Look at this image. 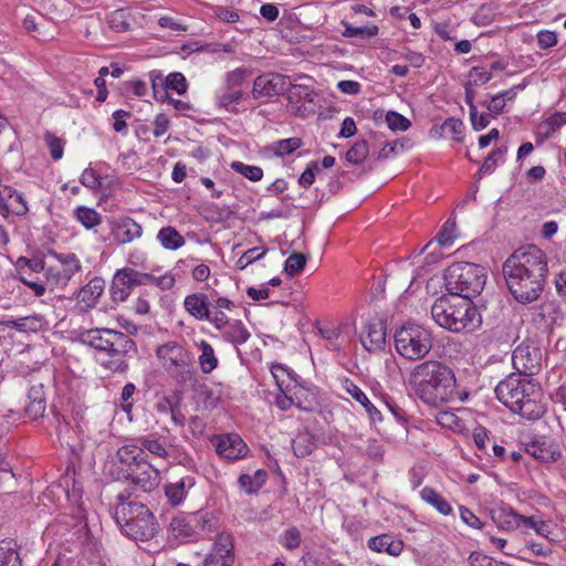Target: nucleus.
<instances>
[{
  "label": "nucleus",
  "mask_w": 566,
  "mask_h": 566,
  "mask_svg": "<svg viewBox=\"0 0 566 566\" xmlns=\"http://www.w3.org/2000/svg\"><path fill=\"white\" fill-rule=\"evenodd\" d=\"M128 499L129 493L126 491L117 495L114 518L125 535L134 541L147 542L158 531L155 516L146 505Z\"/></svg>",
  "instance_id": "423d86ee"
},
{
  "label": "nucleus",
  "mask_w": 566,
  "mask_h": 566,
  "mask_svg": "<svg viewBox=\"0 0 566 566\" xmlns=\"http://www.w3.org/2000/svg\"><path fill=\"white\" fill-rule=\"evenodd\" d=\"M195 346L200 352L198 356V365L200 371L205 375H210L219 366V359L216 355L213 347L206 339L196 342Z\"/></svg>",
  "instance_id": "c85d7f7f"
},
{
  "label": "nucleus",
  "mask_w": 566,
  "mask_h": 566,
  "mask_svg": "<svg viewBox=\"0 0 566 566\" xmlns=\"http://www.w3.org/2000/svg\"><path fill=\"white\" fill-rule=\"evenodd\" d=\"M287 93V99L292 104H301L303 102H313L314 91L312 87L302 84H293L285 91Z\"/></svg>",
  "instance_id": "79ce46f5"
},
{
  "label": "nucleus",
  "mask_w": 566,
  "mask_h": 566,
  "mask_svg": "<svg viewBox=\"0 0 566 566\" xmlns=\"http://www.w3.org/2000/svg\"><path fill=\"white\" fill-rule=\"evenodd\" d=\"M431 316L439 326L453 333L472 332L482 323L481 315L471 300L450 292L434 301Z\"/></svg>",
  "instance_id": "39448f33"
},
{
  "label": "nucleus",
  "mask_w": 566,
  "mask_h": 566,
  "mask_svg": "<svg viewBox=\"0 0 566 566\" xmlns=\"http://www.w3.org/2000/svg\"><path fill=\"white\" fill-rule=\"evenodd\" d=\"M109 28L116 32H124L128 29L129 23L126 19L124 10H116L107 17Z\"/></svg>",
  "instance_id": "bf43d9fd"
},
{
  "label": "nucleus",
  "mask_w": 566,
  "mask_h": 566,
  "mask_svg": "<svg viewBox=\"0 0 566 566\" xmlns=\"http://www.w3.org/2000/svg\"><path fill=\"white\" fill-rule=\"evenodd\" d=\"M46 409V400L44 388L42 384H34L30 387L28 392V401L24 409L25 417L30 420L41 418Z\"/></svg>",
  "instance_id": "412c9836"
},
{
  "label": "nucleus",
  "mask_w": 566,
  "mask_h": 566,
  "mask_svg": "<svg viewBox=\"0 0 566 566\" xmlns=\"http://www.w3.org/2000/svg\"><path fill=\"white\" fill-rule=\"evenodd\" d=\"M80 342L96 349L97 361L113 373H125L128 368L126 356L136 352V344L128 335L109 328L84 331Z\"/></svg>",
  "instance_id": "20e7f679"
},
{
  "label": "nucleus",
  "mask_w": 566,
  "mask_h": 566,
  "mask_svg": "<svg viewBox=\"0 0 566 566\" xmlns=\"http://www.w3.org/2000/svg\"><path fill=\"white\" fill-rule=\"evenodd\" d=\"M76 220L86 229H93L101 224L102 217L93 208L80 206L74 210Z\"/></svg>",
  "instance_id": "a19ab883"
},
{
  "label": "nucleus",
  "mask_w": 566,
  "mask_h": 566,
  "mask_svg": "<svg viewBox=\"0 0 566 566\" xmlns=\"http://www.w3.org/2000/svg\"><path fill=\"white\" fill-rule=\"evenodd\" d=\"M242 98L243 92L241 88H230V86L223 85V87L216 92L214 103L219 108L238 114L239 108L237 105Z\"/></svg>",
  "instance_id": "a878e982"
},
{
  "label": "nucleus",
  "mask_w": 566,
  "mask_h": 566,
  "mask_svg": "<svg viewBox=\"0 0 566 566\" xmlns=\"http://www.w3.org/2000/svg\"><path fill=\"white\" fill-rule=\"evenodd\" d=\"M251 75V71L243 67H238L231 72H228L224 77V85L230 86V88H240L241 85L247 81V78Z\"/></svg>",
  "instance_id": "603ef678"
},
{
  "label": "nucleus",
  "mask_w": 566,
  "mask_h": 566,
  "mask_svg": "<svg viewBox=\"0 0 566 566\" xmlns=\"http://www.w3.org/2000/svg\"><path fill=\"white\" fill-rule=\"evenodd\" d=\"M117 460L127 467L125 471H130L135 467H139L142 462H146L147 457L142 454L140 447L135 443L124 444L116 452Z\"/></svg>",
  "instance_id": "c756f323"
},
{
  "label": "nucleus",
  "mask_w": 566,
  "mask_h": 566,
  "mask_svg": "<svg viewBox=\"0 0 566 566\" xmlns=\"http://www.w3.org/2000/svg\"><path fill=\"white\" fill-rule=\"evenodd\" d=\"M486 277V270L482 265L455 262L446 271V289L450 293L471 300L483 291Z\"/></svg>",
  "instance_id": "6e6552de"
},
{
  "label": "nucleus",
  "mask_w": 566,
  "mask_h": 566,
  "mask_svg": "<svg viewBox=\"0 0 566 566\" xmlns=\"http://www.w3.org/2000/svg\"><path fill=\"white\" fill-rule=\"evenodd\" d=\"M521 525L534 530L538 535L544 537H547L549 533L548 523L542 520H537L536 516H522Z\"/></svg>",
  "instance_id": "680f3d73"
},
{
  "label": "nucleus",
  "mask_w": 566,
  "mask_h": 566,
  "mask_svg": "<svg viewBox=\"0 0 566 566\" xmlns=\"http://www.w3.org/2000/svg\"><path fill=\"white\" fill-rule=\"evenodd\" d=\"M342 389L361 406L368 402L366 394L349 378L344 377L340 380Z\"/></svg>",
  "instance_id": "3c124183"
},
{
  "label": "nucleus",
  "mask_w": 566,
  "mask_h": 566,
  "mask_svg": "<svg viewBox=\"0 0 566 566\" xmlns=\"http://www.w3.org/2000/svg\"><path fill=\"white\" fill-rule=\"evenodd\" d=\"M386 122L388 127L394 132H406L411 125L408 118L394 111H389L386 114Z\"/></svg>",
  "instance_id": "13d9d810"
},
{
  "label": "nucleus",
  "mask_w": 566,
  "mask_h": 566,
  "mask_svg": "<svg viewBox=\"0 0 566 566\" xmlns=\"http://www.w3.org/2000/svg\"><path fill=\"white\" fill-rule=\"evenodd\" d=\"M3 325L19 332H35L40 326V319L36 316H25L17 319H7L3 322Z\"/></svg>",
  "instance_id": "a18cd8bd"
},
{
  "label": "nucleus",
  "mask_w": 566,
  "mask_h": 566,
  "mask_svg": "<svg viewBox=\"0 0 566 566\" xmlns=\"http://www.w3.org/2000/svg\"><path fill=\"white\" fill-rule=\"evenodd\" d=\"M184 307L186 312L198 321L209 318L210 302L203 293H192L185 297Z\"/></svg>",
  "instance_id": "b1692460"
},
{
  "label": "nucleus",
  "mask_w": 566,
  "mask_h": 566,
  "mask_svg": "<svg viewBox=\"0 0 566 566\" xmlns=\"http://www.w3.org/2000/svg\"><path fill=\"white\" fill-rule=\"evenodd\" d=\"M344 25L343 35L346 38H359V39H370L378 34V27L374 23H368L366 25L354 27L348 22L343 21Z\"/></svg>",
  "instance_id": "ea45409f"
},
{
  "label": "nucleus",
  "mask_w": 566,
  "mask_h": 566,
  "mask_svg": "<svg viewBox=\"0 0 566 566\" xmlns=\"http://www.w3.org/2000/svg\"><path fill=\"white\" fill-rule=\"evenodd\" d=\"M61 269L51 268L50 274L56 275V283L66 284L71 277L80 271L81 264L74 253L56 254Z\"/></svg>",
  "instance_id": "4be33fe9"
},
{
  "label": "nucleus",
  "mask_w": 566,
  "mask_h": 566,
  "mask_svg": "<svg viewBox=\"0 0 566 566\" xmlns=\"http://www.w3.org/2000/svg\"><path fill=\"white\" fill-rule=\"evenodd\" d=\"M150 280V273L139 272L128 266L119 269L112 280L111 297L114 302H125L137 286L147 285Z\"/></svg>",
  "instance_id": "9d476101"
},
{
  "label": "nucleus",
  "mask_w": 566,
  "mask_h": 566,
  "mask_svg": "<svg viewBox=\"0 0 566 566\" xmlns=\"http://www.w3.org/2000/svg\"><path fill=\"white\" fill-rule=\"evenodd\" d=\"M14 539L6 538L0 542V566H21V557Z\"/></svg>",
  "instance_id": "72a5a7b5"
},
{
  "label": "nucleus",
  "mask_w": 566,
  "mask_h": 566,
  "mask_svg": "<svg viewBox=\"0 0 566 566\" xmlns=\"http://www.w3.org/2000/svg\"><path fill=\"white\" fill-rule=\"evenodd\" d=\"M142 450V454L145 455V451L153 454L157 459H161L164 461H169L170 451L169 447L166 444V440L161 439L158 433H150L146 436H142L135 439Z\"/></svg>",
  "instance_id": "aec40b11"
},
{
  "label": "nucleus",
  "mask_w": 566,
  "mask_h": 566,
  "mask_svg": "<svg viewBox=\"0 0 566 566\" xmlns=\"http://www.w3.org/2000/svg\"><path fill=\"white\" fill-rule=\"evenodd\" d=\"M506 147H499L492 150L481 165L478 172L479 177H482L483 175L486 174H492L495 170L499 160L503 159L504 155L506 154Z\"/></svg>",
  "instance_id": "49530a36"
},
{
  "label": "nucleus",
  "mask_w": 566,
  "mask_h": 566,
  "mask_svg": "<svg viewBox=\"0 0 566 566\" xmlns=\"http://www.w3.org/2000/svg\"><path fill=\"white\" fill-rule=\"evenodd\" d=\"M303 146V140L300 137H291L286 139H280L272 143L269 149L276 157H285L293 154L295 150Z\"/></svg>",
  "instance_id": "c9c22d12"
},
{
  "label": "nucleus",
  "mask_w": 566,
  "mask_h": 566,
  "mask_svg": "<svg viewBox=\"0 0 566 566\" xmlns=\"http://www.w3.org/2000/svg\"><path fill=\"white\" fill-rule=\"evenodd\" d=\"M18 279L24 285L29 286L33 291L34 295L42 296L45 293V286L36 280H33L32 275L27 273L25 270L19 271Z\"/></svg>",
  "instance_id": "0e129e2a"
},
{
  "label": "nucleus",
  "mask_w": 566,
  "mask_h": 566,
  "mask_svg": "<svg viewBox=\"0 0 566 566\" xmlns=\"http://www.w3.org/2000/svg\"><path fill=\"white\" fill-rule=\"evenodd\" d=\"M360 343L369 353L381 350L386 343V327L382 322H368L360 334Z\"/></svg>",
  "instance_id": "f3484780"
},
{
  "label": "nucleus",
  "mask_w": 566,
  "mask_h": 566,
  "mask_svg": "<svg viewBox=\"0 0 566 566\" xmlns=\"http://www.w3.org/2000/svg\"><path fill=\"white\" fill-rule=\"evenodd\" d=\"M80 181L84 187L93 190L98 189L101 187L99 177L93 168L84 169Z\"/></svg>",
  "instance_id": "774afa93"
},
{
  "label": "nucleus",
  "mask_w": 566,
  "mask_h": 566,
  "mask_svg": "<svg viewBox=\"0 0 566 566\" xmlns=\"http://www.w3.org/2000/svg\"><path fill=\"white\" fill-rule=\"evenodd\" d=\"M157 239L166 250H177L185 245L184 237L174 227H164L158 231Z\"/></svg>",
  "instance_id": "f704fd0d"
},
{
  "label": "nucleus",
  "mask_w": 566,
  "mask_h": 566,
  "mask_svg": "<svg viewBox=\"0 0 566 566\" xmlns=\"http://www.w3.org/2000/svg\"><path fill=\"white\" fill-rule=\"evenodd\" d=\"M420 497L423 502L436 509L442 515H450L452 513L451 504L433 488L424 486L420 491Z\"/></svg>",
  "instance_id": "473e14b6"
},
{
  "label": "nucleus",
  "mask_w": 566,
  "mask_h": 566,
  "mask_svg": "<svg viewBox=\"0 0 566 566\" xmlns=\"http://www.w3.org/2000/svg\"><path fill=\"white\" fill-rule=\"evenodd\" d=\"M230 167L233 171L242 175L253 182L260 181L263 177V170L259 166H251L242 161L234 160L230 164Z\"/></svg>",
  "instance_id": "c03bdc74"
},
{
  "label": "nucleus",
  "mask_w": 566,
  "mask_h": 566,
  "mask_svg": "<svg viewBox=\"0 0 566 566\" xmlns=\"http://www.w3.org/2000/svg\"><path fill=\"white\" fill-rule=\"evenodd\" d=\"M132 116V113L130 112H127V111H124V109H117L115 111L113 114H112V118L114 120L113 123V129L116 132V133H123V134H126L127 133V123L125 120V118L127 117H130Z\"/></svg>",
  "instance_id": "69168bd1"
},
{
  "label": "nucleus",
  "mask_w": 566,
  "mask_h": 566,
  "mask_svg": "<svg viewBox=\"0 0 566 566\" xmlns=\"http://www.w3.org/2000/svg\"><path fill=\"white\" fill-rule=\"evenodd\" d=\"M494 391L500 402L528 421H536L546 412L541 385L533 378L512 373L496 385Z\"/></svg>",
  "instance_id": "7ed1b4c3"
},
{
  "label": "nucleus",
  "mask_w": 566,
  "mask_h": 566,
  "mask_svg": "<svg viewBox=\"0 0 566 566\" xmlns=\"http://www.w3.org/2000/svg\"><path fill=\"white\" fill-rule=\"evenodd\" d=\"M409 385L418 398L429 406H440L455 399L464 400L457 389L453 370L439 360H426L411 370Z\"/></svg>",
  "instance_id": "f03ea898"
},
{
  "label": "nucleus",
  "mask_w": 566,
  "mask_h": 566,
  "mask_svg": "<svg viewBox=\"0 0 566 566\" xmlns=\"http://www.w3.org/2000/svg\"><path fill=\"white\" fill-rule=\"evenodd\" d=\"M111 231L118 244H127L143 235V227L130 217H120L112 222Z\"/></svg>",
  "instance_id": "dca6fc26"
},
{
  "label": "nucleus",
  "mask_w": 566,
  "mask_h": 566,
  "mask_svg": "<svg viewBox=\"0 0 566 566\" xmlns=\"http://www.w3.org/2000/svg\"><path fill=\"white\" fill-rule=\"evenodd\" d=\"M543 355L541 348L532 340L521 343L512 353V365L523 377L532 378L542 369Z\"/></svg>",
  "instance_id": "9b49d317"
},
{
  "label": "nucleus",
  "mask_w": 566,
  "mask_h": 566,
  "mask_svg": "<svg viewBox=\"0 0 566 566\" xmlns=\"http://www.w3.org/2000/svg\"><path fill=\"white\" fill-rule=\"evenodd\" d=\"M164 86L167 91L171 90V91L177 92L178 94L186 93V91L188 88L186 77L179 72L170 73L165 78Z\"/></svg>",
  "instance_id": "864d4df0"
},
{
  "label": "nucleus",
  "mask_w": 566,
  "mask_h": 566,
  "mask_svg": "<svg viewBox=\"0 0 566 566\" xmlns=\"http://www.w3.org/2000/svg\"><path fill=\"white\" fill-rule=\"evenodd\" d=\"M292 392L294 406L304 411H314L318 408L316 394L302 385L294 384L292 388H287Z\"/></svg>",
  "instance_id": "cd10ccee"
},
{
  "label": "nucleus",
  "mask_w": 566,
  "mask_h": 566,
  "mask_svg": "<svg viewBox=\"0 0 566 566\" xmlns=\"http://www.w3.org/2000/svg\"><path fill=\"white\" fill-rule=\"evenodd\" d=\"M233 536L228 532H221L217 535L212 549L207 554L202 566H233Z\"/></svg>",
  "instance_id": "4468645a"
},
{
  "label": "nucleus",
  "mask_w": 566,
  "mask_h": 566,
  "mask_svg": "<svg viewBox=\"0 0 566 566\" xmlns=\"http://www.w3.org/2000/svg\"><path fill=\"white\" fill-rule=\"evenodd\" d=\"M115 478L117 480H130L132 485L143 492L153 491L160 482L159 470L150 464L149 461L142 462L138 468L135 467L130 471L118 472Z\"/></svg>",
  "instance_id": "f8f14e48"
},
{
  "label": "nucleus",
  "mask_w": 566,
  "mask_h": 566,
  "mask_svg": "<svg viewBox=\"0 0 566 566\" xmlns=\"http://www.w3.org/2000/svg\"><path fill=\"white\" fill-rule=\"evenodd\" d=\"M196 485V479L192 475H186L175 482L164 485V492L168 503L171 506H178L187 497L188 491Z\"/></svg>",
  "instance_id": "6ab92c4d"
},
{
  "label": "nucleus",
  "mask_w": 566,
  "mask_h": 566,
  "mask_svg": "<svg viewBox=\"0 0 566 566\" xmlns=\"http://www.w3.org/2000/svg\"><path fill=\"white\" fill-rule=\"evenodd\" d=\"M268 250L265 248H252L245 251L237 261V266L240 270L245 269L251 263L262 259Z\"/></svg>",
  "instance_id": "4d7b16f0"
},
{
  "label": "nucleus",
  "mask_w": 566,
  "mask_h": 566,
  "mask_svg": "<svg viewBox=\"0 0 566 566\" xmlns=\"http://www.w3.org/2000/svg\"><path fill=\"white\" fill-rule=\"evenodd\" d=\"M292 449L297 458H304L311 454L315 449L314 437L307 431L300 432L292 440Z\"/></svg>",
  "instance_id": "4c0bfd02"
},
{
  "label": "nucleus",
  "mask_w": 566,
  "mask_h": 566,
  "mask_svg": "<svg viewBox=\"0 0 566 566\" xmlns=\"http://www.w3.org/2000/svg\"><path fill=\"white\" fill-rule=\"evenodd\" d=\"M395 348L406 359L418 360L430 353L432 334L418 324H406L395 332Z\"/></svg>",
  "instance_id": "1a4fd4ad"
},
{
  "label": "nucleus",
  "mask_w": 566,
  "mask_h": 566,
  "mask_svg": "<svg viewBox=\"0 0 566 566\" xmlns=\"http://www.w3.org/2000/svg\"><path fill=\"white\" fill-rule=\"evenodd\" d=\"M319 172H321V169L318 167L317 161H311L307 165L306 169L300 176L298 185L303 188L311 187L315 181L316 174H319Z\"/></svg>",
  "instance_id": "e2e57ef3"
},
{
  "label": "nucleus",
  "mask_w": 566,
  "mask_h": 566,
  "mask_svg": "<svg viewBox=\"0 0 566 566\" xmlns=\"http://www.w3.org/2000/svg\"><path fill=\"white\" fill-rule=\"evenodd\" d=\"M403 542L401 539L395 538L389 534H381L378 536H374L368 541V547L371 551L378 553H387L391 556H398L403 549Z\"/></svg>",
  "instance_id": "bb28decb"
},
{
  "label": "nucleus",
  "mask_w": 566,
  "mask_h": 566,
  "mask_svg": "<svg viewBox=\"0 0 566 566\" xmlns=\"http://www.w3.org/2000/svg\"><path fill=\"white\" fill-rule=\"evenodd\" d=\"M464 124L462 120L450 117L441 125V135L444 137H451L455 142L463 140Z\"/></svg>",
  "instance_id": "37998d69"
},
{
  "label": "nucleus",
  "mask_w": 566,
  "mask_h": 566,
  "mask_svg": "<svg viewBox=\"0 0 566 566\" xmlns=\"http://www.w3.org/2000/svg\"><path fill=\"white\" fill-rule=\"evenodd\" d=\"M301 532L297 527L292 526L284 531L280 543L289 551L296 549L301 545Z\"/></svg>",
  "instance_id": "5fc2aeb1"
},
{
  "label": "nucleus",
  "mask_w": 566,
  "mask_h": 566,
  "mask_svg": "<svg viewBox=\"0 0 566 566\" xmlns=\"http://www.w3.org/2000/svg\"><path fill=\"white\" fill-rule=\"evenodd\" d=\"M213 442L218 455L229 461L244 458L249 450L245 442L237 433L216 436Z\"/></svg>",
  "instance_id": "2eb2a0df"
},
{
  "label": "nucleus",
  "mask_w": 566,
  "mask_h": 566,
  "mask_svg": "<svg viewBox=\"0 0 566 566\" xmlns=\"http://www.w3.org/2000/svg\"><path fill=\"white\" fill-rule=\"evenodd\" d=\"M266 472L264 470H258L253 475L241 474L239 476V484L247 493H256L266 481Z\"/></svg>",
  "instance_id": "58836bf2"
},
{
  "label": "nucleus",
  "mask_w": 566,
  "mask_h": 566,
  "mask_svg": "<svg viewBox=\"0 0 566 566\" xmlns=\"http://www.w3.org/2000/svg\"><path fill=\"white\" fill-rule=\"evenodd\" d=\"M522 516L510 506H499L491 511L493 523L501 530L513 531L522 523Z\"/></svg>",
  "instance_id": "5701e85b"
},
{
  "label": "nucleus",
  "mask_w": 566,
  "mask_h": 566,
  "mask_svg": "<svg viewBox=\"0 0 566 566\" xmlns=\"http://www.w3.org/2000/svg\"><path fill=\"white\" fill-rule=\"evenodd\" d=\"M526 451L543 462H556L562 457L559 448L554 442L546 440L534 441L527 446Z\"/></svg>",
  "instance_id": "393cba45"
},
{
  "label": "nucleus",
  "mask_w": 566,
  "mask_h": 566,
  "mask_svg": "<svg viewBox=\"0 0 566 566\" xmlns=\"http://www.w3.org/2000/svg\"><path fill=\"white\" fill-rule=\"evenodd\" d=\"M457 224L454 220H447L436 237L437 242L441 247L450 245L455 238Z\"/></svg>",
  "instance_id": "6e6d98bb"
},
{
  "label": "nucleus",
  "mask_w": 566,
  "mask_h": 566,
  "mask_svg": "<svg viewBox=\"0 0 566 566\" xmlns=\"http://www.w3.org/2000/svg\"><path fill=\"white\" fill-rule=\"evenodd\" d=\"M192 523L196 528V536L206 532H213L217 528V518L208 511H198L191 513Z\"/></svg>",
  "instance_id": "e433bc0d"
},
{
  "label": "nucleus",
  "mask_w": 566,
  "mask_h": 566,
  "mask_svg": "<svg viewBox=\"0 0 566 566\" xmlns=\"http://www.w3.org/2000/svg\"><path fill=\"white\" fill-rule=\"evenodd\" d=\"M502 271L514 300L523 305L533 303L547 282V255L534 244L521 247L504 261Z\"/></svg>",
  "instance_id": "f257e3e1"
},
{
  "label": "nucleus",
  "mask_w": 566,
  "mask_h": 566,
  "mask_svg": "<svg viewBox=\"0 0 566 566\" xmlns=\"http://www.w3.org/2000/svg\"><path fill=\"white\" fill-rule=\"evenodd\" d=\"M191 513L175 516L169 524V532L176 539L196 536Z\"/></svg>",
  "instance_id": "7c9ffc66"
},
{
  "label": "nucleus",
  "mask_w": 566,
  "mask_h": 566,
  "mask_svg": "<svg viewBox=\"0 0 566 566\" xmlns=\"http://www.w3.org/2000/svg\"><path fill=\"white\" fill-rule=\"evenodd\" d=\"M251 334L245 325L240 319H232L221 331V337L223 340L231 343L234 346L242 345L248 342Z\"/></svg>",
  "instance_id": "2f4dec72"
},
{
  "label": "nucleus",
  "mask_w": 566,
  "mask_h": 566,
  "mask_svg": "<svg viewBox=\"0 0 566 566\" xmlns=\"http://www.w3.org/2000/svg\"><path fill=\"white\" fill-rule=\"evenodd\" d=\"M291 85V78L280 73H265L259 75L252 87V96L255 99L273 97L285 93Z\"/></svg>",
  "instance_id": "ddd939ff"
},
{
  "label": "nucleus",
  "mask_w": 566,
  "mask_h": 566,
  "mask_svg": "<svg viewBox=\"0 0 566 566\" xmlns=\"http://www.w3.org/2000/svg\"><path fill=\"white\" fill-rule=\"evenodd\" d=\"M306 264V256L303 253L294 252L285 261L284 271L290 276L298 274Z\"/></svg>",
  "instance_id": "8fccbe9b"
},
{
  "label": "nucleus",
  "mask_w": 566,
  "mask_h": 566,
  "mask_svg": "<svg viewBox=\"0 0 566 566\" xmlns=\"http://www.w3.org/2000/svg\"><path fill=\"white\" fill-rule=\"evenodd\" d=\"M44 142L50 150V155L53 160H59L64 154V142L54 135L53 133L46 132L44 134Z\"/></svg>",
  "instance_id": "09e8293b"
},
{
  "label": "nucleus",
  "mask_w": 566,
  "mask_h": 566,
  "mask_svg": "<svg viewBox=\"0 0 566 566\" xmlns=\"http://www.w3.org/2000/svg\"><path fill=\"white\" fill-rule=\"evenodd\" d=\"M156 357L168 377L180 387L197 382L193 354L186 345L168 340L156 348Z\"/></svg>",
  "instance_id": "0eeeda50"
},
{
  "label": "nucleus",
  "mask_w": 566,
  "mask_h": 566,
  "mask_svg": "<svg viewBox=\"0 0 566 566\" xmlns=\"http://www.w3.org/2000/svg\"><path fill=\"white\" fill-rule=\"evenodd\" d=\"M369 148L366 140L355 143L346 153V159L353 165L361 164L368 156Z\"/></svg>",
  "instance_id": "de8ad7c7"
},
{
  "label": "nucleus",
  "mask_w": 566,
  "mask_h": 566,
  "mask_svg": "<svg viewBox=\"0 0 566 566\" xmlns=\"http://www.w3.org/2000/svg\"><path fill=\"white\" fill-rule=\"evenodd\" d=\"M468 562L470 566H499V562L485 554L473 552L470 554Z\"/></svg>",
  "instance_id": "338daca9"
},
{
  "label": "nucleus",
  "mask_w": 566,
  "mask_h": 566,
  "mask_svg": "<svg viewBox=\"0 0 566 566\" xmlns=\"http://www.w3.org/2000/svg\"><path fill=\"white\" fill-rule=\"evenodd\" d=\"M18 265V272L25 270L27 273H39L44 269V261L42 259H28L24 256H21L18 259L17 262Z\"/></svg>",
  "instance_id": "052dcab7"
},
{
  "label": "nucleus",
  "mask_w": 566,
  "mask_h": 566,
  "mask_svg": "<svg viewBox=\"0 0 566 566\" xmlns=\"http://www.w3.org/2000/svg\"><path fill=\"white\" fill-rule=\"evenodd\" d=\"M105 289V281L102 277L95 276L87 284L80 289L76 294V302L81 305L82 311H86L96 305L97 300L103 294Z\"/></svg>",
  "instance_id": "a211bd4d"
}]
</instances>
